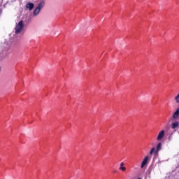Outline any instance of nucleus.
Instances as JSON below:
<instances>
[{
	"instance_id": "3",
	"label": "nucleus",
	"mask_w": 179,
	"mask_h": 179,
	"mask_svg": "<svg viewBox=\"0 0 179 179\" xmlns=\"http://www.w3.org/2000/svg\"><path fill=\"white\" fill-rule=\"evenodd\" d=\"M148 162H149V157L145 156V158L143 159L142 163H141V168L143 169V167H145L146 166V164H148Z\"/></svg>"
},
{
	"instance_id": "4",
	"label": "nucleus",
	"mask_w": 179,
	"mask_h": 179,
	"mask_svg": "<svg viewBox=\"0 0 179 179\" xmlns=\"http://www.w3.org/2000/svg\"><path fill=\"white\" fill-rule=\"evenodd\" d=\"M164 132H165L164 130H162L159 133L157 138V141H162L164 138Z\"/></svg>"
},
{
	"instance_id": "12",
	"label": "nucleus",
	"mask_w": 179,
	"mask_h": 179,
	"mask_svg": "<svg viewBox=\"0 0 179 179\" xmlns=\"http://www.w3.org/2000/svg\"><path fill=\"white\" fill-rule=\"evenodd\" d=\"M169 141H171V136H169Z\"/></svg>"
},
{
	"instance_id": "13",
	"label": "nucleus",
	"mask_w": 179,
	"mask_h": 179,
	"mask_svg": "<svg viewBox=\"0 0 179 179\" xmlns=\"http://www.w3.org/2000/svg\"><path fill=\"white\" fill-rule=\"evenodd\" d=\"M137 179H142V178H137Z\"/></svg>"
},
{
	"instance_id": "11",
	"label": "nucleus",
	"mask_w": 179,
	"mask_h": 179,
	"mask_svg": "<svg viewBox=\"0 0 179 179\" xmlns=\"http://www.w3.org/2000/svg\"><path fill=\"white\" fill-rule=\"evenodd\" d=\"M124 162H122L121 164H120V167H123V166H124Z\"/></svg>"
},
{
	"instance_id": "9",
	"label": "nucleus",
	"mask_w": 179,
	"mask_h": 179,
	"mask_svg": "<svg viewBox=\"0 0 179 179\" xmlns=\"http://www.w3.org/2000/svg\"><path fill=\"white\" fill-rule=\"evenodd\" d=\"M175 101L177 104H179V94L175 97Z\"/></svg>"
},
{
	"instance_id": "1",
	"label": "nucleus",
	"mask_w": 179,
	"mask_h": 179,
	"mask_svg": "<svg viewBox=\"0 0 179 179\" xmlns=\"http://www.w3.org/2000/svg\"><path fill=\"white\" fill-rule=\"evenodd\" d=\"M23 27H24V24H23V20H21L18 22V24L16 25L15 28V33L14 34H11L10 36V37H12V36H13V39L11 41L12 43H17V41H19V40H20V38L18 37L17 36H16V34H20V33L22 32V31L23 30Z\"/></svg>"
},
{
	"instance_id": "2",
	"label": "nucleus",
	"mask_w": 179,
	"mask_h": 179,
	"mask_svg": "<svg viewBox=\"0 0 179 179\" xmlns=\"http://www.w3.org/2000/svg\"><path fill=\"white\" fill-rule=\"evenodd\" d=\"M45 6V1H42L39 3L37 7L34 9L33 12V16H37L40 12H41V9Z\"/></svg>"
},
{
	"instance_id": "7",
	"label": "nucleus",
	"mask_w": 179,
	"mask_h": 179,
	"mask_svg": "<svg viewBox=\"0 0 179 179\" xmlns=\"http://www.w3.org/2000/svg\"><path fill=\"white\" fill-rule=\"evenodd\" d=\"M157 150L155 148H152L150 152V155H153V153H157Z\"/></svg>"
},
{
	"instance_id": "8",
	"label": "nucleus",
	"mask_w": 179,
	"mask_h": 179,
	"mask_svg": "<svg viewBox=\"0 0 179 179\" xmlns=\"http://www.w3.org/2000/svg\"><path fill=\"white\" fill-rule=\"evenodd\" d=\"M157 152H159V150H162V143H159L157 145Z\"/></svg>"
},
{
	"instance_id": "14",
	"label": "nucleus",
	"mask_w": 179,
	"mask_h": 179,
	"mask_svg": "<svg viewBox=\"0 0 179 179\" xmlns=\"http://www.w3.org/2000/svg\"><path fill=\"white\" fill-rule=\"evenodd\" d=\"M0 71H1V67H0Z\"/></svg>"
},
{
	"instance_id": "10",
	"label": "nucleus",
	"mask_w": 179,
	"mask_h": 179,
	"mask_svg": "<svg viewBox=\"0 0 179 179\" xmlns=\"http://www.w3.org/2000/svg\"><path fill=\"white\" fill-rule=\"evenodd\" d=\"M120 170H122V171H125V170H127V168L125 166H120Z\"/></svg>"
},
{
	"instance_id": "5",
	"label": "nucleus",
	"mask_w": 179,
	"mask_h": 179,
	"mask_svg": "<svg viewBox=\"0 0 179 179\" xmlns=\"http://www.w3.org/2000/svg\"><path fill=\"white\" fill-rule=\"evenodd\" d=\"M26 8L27 9H29V10H33V9H34V3L29 2L28 3H27Z\"/></svg>"
},
{
	"instance_id": "6",
	"label": "nucleus",
	"mask_w": 179,
	"mask_h": 179,
	"mask_svg": "<svg viewBox=\"0 0 179 179\" xmlns=\"http://www.w3.org/2000/svg\"><path fill=\"white\" fill-rule=\"evenodd\" d=\"M179 127V122H175L172 124L171 128L172 129H176V128Z\"/></svg>"
}]
</instances>
